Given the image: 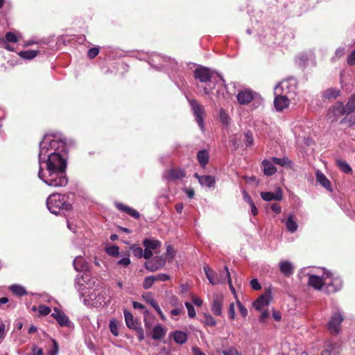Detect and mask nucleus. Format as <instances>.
I'll return each instance as SVG.
<instances>
[{
	"instance_id": "nucleus-1",
	"label": "nucleus",
	"mask_w": 355,
	"mask_h": 355,
	"mask_svg": "<svg viewBox=\"0 0 355 355\" xmlns=\"http://www.w3.org/2000/svg\"><path fill=\"white\" fill-rule=\"evenodd\" d=\"M65 148V141L55 135H46L40 143L38 177L48 186L60 187L68 183Z\"/></svg>"
},
{
	"instance_id": "nucleus-2",
	"label": "nucleus",
	"mask_w": 355,
	"mask_h": 355,
	"mask_svg": "<svg viewBox=\"0 0 355 355\" xmlns=\"http://www.w3.org/2000/svg\"><path fill=\"white\" fill-rule=\"evenodd\" d=\"M204 270L206 277L211 284L216 285L219 284H224L226 280H227L231 291L233 293H235V288L232 285L230 274L227 266L225 267V270H220L218 272H214L208 266H205Z\"/></svg>"
},
{
	"instance_id": "nucleus-3",
	"label": "nucleus",
	"mask_w": 355,
	"mask_h": 355,
	"mask_svg": "<svg viewBox=\"0 0 355 355\" xmlns=\"http://www.w3.org/2000/svg\"><path fill=\"white\" fill-rule=\"evenodd\" d=\"M193 76L196 80L206 85L201 86L205 94H209L215 87V83L212 81L213 73L209 69L201 66L198 67L193 71ZM197 86L200 87L199 84Z\"/></svg>"
},
{
	"instance_id": "nucleus-4",
	"label": "nucleus",
	"mask_w": 355,
	"mask_h": 355,
	"mask_svg": "<svg viewBox=\"0 0 355 355\" xmlns=\"http://www.w3.org/2000/svg\"><path fill=\"white\" fill-rule=\"evenodd\" d=\"M64 195L53 193L46 200V206L49 211L53 214H58L62 209L69 210L71 204L68 203Z\"/></svg>"
},
{
	"instance_id": "nucleus-5",
	"label": "nucleus",
	"mask_w": 355,
	"mask_h": 355,
	"mask_svg": "<svg viewBox=\"0 0 355 355\" xmlns=\"http://www.w3.org/2000/svg\"><path fill=\"white\" fill-rule=\"evenodd\" d=\"M296 80L293 78L284 80L277 85L274 89L275 94L282 93L291 98H294L296 94Z\"/></svg>"
},
{
	"instance_id": "nucleus-6",
	"label": "nucleus",
	"mask_w": 355,
	"mask_h": 355,
	"mask_svg": "<svg viewBox=\"0 0 355 355\" xmlns=\"http://www.w3.org/2000/svg\"><path fill=\"white\" fill-rule=\"evenodd\" d=\"M191 107L192 112L195 116V119L198 124L200 128L203 130L204 126V116L205 114V107L198 103L196 100L191 99L189 101Z\"/></svg>"
},
{
	"instance_id": "nucleus-7",
	"label": "nucleus",
	"mask_w": 355,
	"mask_h": 355,
	"mask_svg": "<svg viewBox=\"0 0 355 355\" xmlns=\"http://www.w3.org/2000/svg\"><path fill=\"white\" fill-rule=\"evenodd\" d=\"M325 275L327 292L331 293L339 291L343 285L342 280L338 277H333L329 271H326Z\"/></svg>"
},
{
	"instance_id": "nucleus-8",
	"label": "nucleus",
	"mask_w": 355,
	"mask_h": 355,
	"mask_svg": "<svg viewBox=\"0 0 355 355\" xmlns=\"http://www.w3.org/2000/svg\"><path fill=\"white\" fill-rule=\"evenodd\" d=\"M107 293L105 290H94L89 295V300L94 306H105L109 302L107 300Z\"/></svg>"
},
{
	"instance_id": "nucleus-9",
	"label": "nucleus",
	"mask_w": 355,
	"mask_h": 355,
	"mask_svg": "<svg viewBox=\"0 0 355 355\" xmlns=\"http://www.w3.org/2000/svg\"><path fill=\"white\" fill-rule=\"evenodd\" d=\"M166 264V259L162 256H156L152 259L146 261L144 267L150 272H155L162 268Z\"/></svg>"
},
{
	"instance_id": "nucleus-10",
	"label": "nucleus",
	"mask_w": 355,
	"mask_h": 355,
	"mask_svg": "<svg viewBox=\"0 0 355 355\" xmlns=\"http://www.w3.org/2000/svg\"><path fill=\"white\" fill-rule=\"evenodd\" d=\"M344 114L347 115V110L340 101L336 102L328 111V116L332 121H337L340 116Z\"/></svg>"
},
{
	"instance_id": "nucleus-11",
	"label": "nucleus",
	"mask_w": 355,
	"mask_h": 355,
	"mask_svg": "<svg viewBox=\"0 0 355 355\" xmlns=\"http://www.w3.org/2000/svg\"><path fill=\"white\" fill-rule=\"evenodd\" d=\"M343 321V316L340 312L334 313L329 322V330L333 334H338L340 330V324Z\"/></svg>"
},
{
	"instance_id": "nucleus-12",
	"label": "nucleus",
	"mask_w": 355,
	"mask_h": 355,
	"mask_svg": "<svg viewBox=\"0 0 355 355\" xmlns=\"http://www.w3.org/2000/svg\"><path fill=\"white\" fill-rule=\"evenodd\" d=\"M224 303V296L222 294H214L211 302V310L215 315H220Z\"/></svg>"
},
{
	"instance_id": "nucleus-13",
	"label": "nucleus",
	"mask_w": 355,
	"mask_h": 355,
	"mask_svg": "<svg viewBox=\"0 0 355 355\" xmlns=\"http://www.w3.org/2000/svg\"><path fill=\"white\" fill-rule=\"evenodd\" d=\"M275 96L274 106L275 110L278 112H281L284 109L287 108L291 100L293 99L284 94H282V93H279V94H275Z\"/></svg>"
},
{
	"instance_id": "nucleus-14",
	"label": "nucleus",
	"mask_w": 355,
	"mask_h": 355,
	"mask_svg": "<svg viewBox=\"0 0 355 355\" xmlns=\"http://www.w3.org/2000/svg\"><path fill=\"white\" fill-rule=\"evenodd\" d=\"M184 175L185 174L182 170L171 168L165 171L162 177L164 180L168 181H176L178 180H181L184 177Z\"/></svg>"
},
{
	"instance_id": "nucleus-15",
	"label": "nucleus",
	"mask_w": 355,
	"mask_h": 355,
	"mask_svg": "<svg viewBox=\"0 0 355 355\" xmlns=\"http://www.w3.org/2000/svg\"><path fill=\"white\" fill-rule=\"evenodd\" d=\"M326 275L323 272L322 276L311 275L309 277V284L315 289L320 290L325 285Z\"/></svg>"
},
{
	"instance_id": "nucleus-16",
	"label": "nucleus",
	"mask_w": 355,
	"mask_h": 355,
	"mask_svg": "<svg viewBox=\"0 0 355 355\" xmlns=\"http://www.w3.org/2000/svg\"><path fill=\"white\" fill-rule=\"evenodd\" d=\"M51 316L55 318L61 326H69V320L67 316L58 308H54Z\"/></svg>"
},
{
	"instance_id": "nucleus-17",
	"label": "nucleus",
	"mask_w": 355,
	"mask_h": 355,
	"mask_svg": "<svg viewBox=\"0 0 355 355\" xmlns=\"http://www.w3.org/2000/svg\"><path fill=\"white\" fill-rule=\"evenodd\" d=\"M253 98V93L251 90L245 89L239 92L237 100L241 105L248 104Z\"/></svg>"
},
{
	"instance_id": "nucleus-18",
	"label": "nucleus",
	"mask_w": 355,
	"mask_h": 355,
	"mask_svg": "<svg viewBox=\"0 0 355 355\" xmlns=\"http://www.w3.org/2000/svg\"><path fill=\"white\" fill-rule=\"evenodd\" d=\"M282 189L278 188L275 193L272 192H261V197L266 201L281 200L282 199Z\"/></svg>"
},
{
	"instance_id": "nucleus-19",
	"label": "nucleus",
	"mask_w": 355,
	"mask_h": 355,
	"mask_svg": "<svg viewBox=\"0 0 355 355\" xmlns=\"http://www.w3.org/2000/svg\"><path fill=\"white\" fill-rule=\"evenodd\" d=\"M194 176L198 180L199 183L203 187H213L215 185V179L211 175H199L196 173Z\"/></svg>"
},
{
	"instance_id": "nucleus-20",
	"label": "nucleus",
	"mask_w": 355,
	"mask_h": 355,
	"mask_svg": "<svg viewBox=\"0 0 355 355\" xmlns=\"http://www.w3.org/2000/svg\"><path fill=\"white\" fill-rule=\"evenodd\" d=\"M279 269L282 274L286 277H290L293 273L294 267L289 261H283L279 263Z\"/></svg>"
},
{
	"instance_id": "nucleus-21",
	"label": "nucleus",
	"mask_w": 355,
	"mask_h": 355,
	"mask_svg": "<svg viewBox=\"0 0 355 355\" xmlns=\"http://www.w3.org/2000/svg\"><path fill=\"white\" fill-rule=\"evenodd\" d=\"M269 302L270 296L268 295H262L254 302L253 306L257 310L260 311L263 307L268 306Z\"/></svg>"
},
{
	"instance_id": "nucleus-22",
	"label": "nucleus",
	"mask_w": 355,
	"mask_h": 355,
	"mask_svg": "<svg viewBox=\"0 0 355 355\" xmlns=\"http://www.w3.org/2000/svg\"><path fill=\"white\" fill-rule=\"evenodd\" d=\"M143 245L145 248L150 250H154L157 253L156 250L161 247V242L154 239H146L143 241Z\"/></svg>"
},
{
	"instance_id": "nucleus-23",
	"label": "nucleus",
	"mask_w": 355,
	"mask_h": 355,
	"mask_svg": "<svg viewBox=\"0 0 355 355\" xmlns=\"http://www.w3.org/2000/svg\"><path fill=\"white\" fill-rule=\"evenodd\" d=\"M73 263L76 271H84L88 269V264L82 256L76 257Z\"/></svg>"
},
{
	"instance_id": "nucleus-24",
	"label": "nucleus",
	"mask_w": 355,
	"mask_h": 355,
	"mask_svg": "<svg viewBox=\"0 0 355 355\" xmlns=\"http://www.w3.org/2000/svg\"><path fill=\"white\" fill-rule=\"evenodd\" d=\"M262 165L263 167V173L266 175H272L277 172V168L274 166V162L272 160H267L264 159L262 162Z\"/></svg>"
},
{
	"instance_id": "nucleus-25",
	"label": "nucleus",
	"mask_w": 355,
	"mask_h": 355,
	"mask_svg": "<svg viewBox=\"0 0 355 355\" xmlns=\"http://www.w3.org/2000/svg\"><path fill=\"white\" fill-rule=\"evenodd\" d=\"M116 207L119 210L125 212L126 214H129L130 216H131L132 217H133L136 219L139 218L140 216L139 213L137 210H135L130 207H128L125 205L117 204Z\"/></svg>"
},
{
	"instance_id": "nucleus-26",
	"label": "nucleus",
	"mask_w": 355,
	"mask_h": 355,
	"mask_svg": "<svg viewBox=\"0 0 355 355\" xmlns=\"http://www.w3.org/2000/svg\"><path fill=\"white\" fill-rule=\"evenodd\" d=\"M317 181L326 189L331 191V184L326 176L321 172L317 171L316 173Z\"/></svg>"
},
{
	"instance_id": "nucleus-27",
	"label": "nucleus",
	"mask_w": 355,
	"mask_h": 355,
	"mask_svg": "<svg viewBox=\"0 0 355 355\" xmlns=\"http://www.w3.org/2000/svg\"><path fill=\"white\" fill-rule=\"evenodd\" d=\"M285 225L288 231H289L291 233L295 232L298 228V225L296 220H294L293 215H290L288 218L286 219V220L285 221Z\"/></svg>"
},
{
	"instance_id": "nucleus-28",
	"label": "nucleus",
	"mask_w": 355,
	"mask_h": 355,
	"mask_svg": "<svg viewBox=\"0 0 355 355\" xmlns=\"http://www.w3.org/2000/svg\"><path fill=\"white\" fill-rule=\"evenodd\" d=\"M166 332V331L161 325H156L153 329L152 338L154 340H159L165 336Z\"/></svg>"
},
{
	"instance_id": "nucleus-29",
	"label": "nucleus",
	"mask_w": 355,
	"mask_h": 355,
	"mask_svg": "<svg viewBox=\"0 0 355 355\" xmlns=\"http://www.w3.org/2000/svg\"><path fill=\"white\" fill-rule=\"evenodd\" d=\"M188 338L187 334L181 331H176L173 333V339L178 344H184L187 342Z\"/></svg>"
},
{
	"instance_id": "nucleus-30",
	"label": "nucleus",
	"mask_w": 355,
	"mask_h": 355,
	"mask_svg": "<svg viewBox=\"0 0 355 355\" xmlns=\"http://www.w3.org/2000/svg\"><path fill=\"white\" fill-rule=\"evenodd\" d=\"M340 95V91L335 88H329L326 89L322 94V97L326 99H334Z\"/></svg>"
},
{
	"instance_id": "nucleus-31",
	"label": "nucleus",
	"mask_w": 355,
	"mask_h": 355,
	"mask_svg": "<svg viewBox=\"0 0 355 355\" xmlns=\"http://www.w3.org/2000/svg\"><path fill=\"white\" fill-rule=\"evenodd\" d=\"M272 162L281 166L284 167H291V161L286 157H284L282 158L272 157Z\"/></svg>"
},
{
	"instance_id": "nucleus-32",
	"label": "nucleus",
	"mask_w": 355,
	"mask_h": 355,
	"mask_svg": "<svg viewBox=\"0 0 355 355\" xmlns=\"http://www.w3.org/2000/svg\"><path fill=\"white\" fill-rule=\"evenodd\" d=\"M124 317L125 320L126 326L130 329H135L136 324L135 322L133 316L131 313L128 311L127 310L124 311Z\"/></svg>"
},
{
	"instance_id": "nucleus-33",
	"label": "nucleus",
	"mask_w": 355,
	"mask_h": 355,
	"mask_svg": "<svg viewBox=\"0 0 355 355\" xmlns=\"http://www.w3.org/2000/svg\"><path fill=\"white\" fill-rule=\"evenodd\" d=\"M10 291L17 296H24L27 292L24 287L19 284H13L10 286Z\"/></svg>"
},
{
	"instance_id": "nucleus-34",
	"label": "nucleus",
	"mask_w": 355,
	"mask_h": 355,
	"mask_svg": "<svg viewBox=\"0 0 355 355\" xmlns=\"http://www.w3.org/2000/svg\"><path fill=\"white\" fill-rule=\"evenodd\" d=\"M197 158L202 166H205L209 161V155L206 150H200L198 153Z\"/></svg>"
},
{
	"instance_id": "nucleus-35",
	"label": "nucleus",
	"mask_w": 355,
	"mask_h": 355,
	"mask_svg": "<svg viewBox=\"0 0 355 355\" xmlns=\"http://www.w3.org/2000/svg\"><path fill=\"white\" fill-rule=\"evenodd\" d=\"M37 54L38 51L34 50L22 51L19 53V55L21 58L27 60H31L35 58L37 55Z\"/></svg>"
},
{
	"instance_id": "nucleus-36",
	"label": "nucleus",
	"mask_w": 355,
	"mask_h": 355,
	"mask_svg": "<svg viewBox=\"0 0 355 355\" xmlns=\"http://www.w3.org/2000/svg\"><path fill=\"white\" fill-rule=\"evenodd\" d=\"M0 41H1V44H5V42L16 43L18 42V37L15 33H14L12 32H8L6 34L5 38L4 39L0 38Z\"/></svg>"
},
{
	"instance_id": "nucleus-37",
	"label": "nucleus",
	"mask_w": 355,
	"mask_h": 355,
	"mask_svg": "<svg viewBox=\"0 0 355 355\" xmlns=\"http://www.w3.org/2000/svg\"><path fill=\"white\" fill-rule=\"evenodd\" d=\"M345 106L347 110V115L355 112V94L349 98Z\"/></svg>"
},
{
	"instance_id": "nucleus-38",
	"label": "nucleus",
	"mask_w": 355,
	"mask_h": 355,
	"mask_svg": "<svg viewBox=\"0 0 355 355\" xmlns=\"http://www.w3.org/2000/svg\"><path fill=\"white\" fill-rule=\"evenodd\" d=\"M241 135L236 134L232 137L230 141V145L231 147H232L234 150L239 148L241 145Z\"/></svg>"
},
{
	"instance_id": "nucleus-39",
	"label": "nucleus",
	"mask_w": 355,
	"mask_h": 355,
	"mask_svg": "<svg viewBox=\"0 0 355 355\" xmlns=\"http://www.w3.org/2000/svg\"><path fill=\"white\" fill-rule=\"evenodd\" d=\"M336 163L339 168L345 173H349L351 172L352 168L347 162L342 160H337Z\"/></svg>"
},
{
	"instance_id": "nucleus-40",
	"label": "nucleus",
	"mask_w": 355,
	"mask_h": 355,
	"mask_svg": "<svg viewBox=\"0 0 355 355\" xmlns=\"http://www.w3.org/2000/svg\"><path fill=\"white\" fill-rule=\"evenodd\" d=\"M203 323L205 326L214 327L216 324L215 319L210 314L205 313Z\"/></svg>"
},
{
	"instance_id": "nucleus-41",
	"label": "nucleus",
	"mask_w": 355,
	"mask_h": 355,
	"mask_svg": "<svg viewBox=\"0 0 355 355\" xmlns=\"http://www.w3.org/2000/svg\"><path fill=\"white\" fill-rule=\"evenodd\" d=\"M107 254L112 257H117L119 254V248L116 245H112L105 248Z\"/></svg>"
},
{
	"instance_id": "nucleus-42",
	"label": "nucleus",
	"mask_w": 355,
	"mask_h": 355,
	"mask_svg": "<svg viewBox=\"0 0 355 355\" xmlns=\"http://www.w3.org/2000/svg\"><path fill=\"white\" fill-rule=\"evenodd\" d=\"M244 136H245L244 142H245V147L248 148V147L252 146L254 144V139H253L252 132L250 131H248V132H245Z\"/></svg>"
},
{
	"instance_id": "nucleus-43",
	"label": "nucleus",
	"mask_w": 355,
	"mask_h": 355,
	"mask_svg": "<svg viewBox=\"0 0 355 355\" xmlns=\"http://www.w3.org/2000/svg\"><path fill=\"white\" fill-rule=\"evenodd\" d=\"M155 282V280L153 275L148 276L144 279L143 287L145 289H148L153 285Z\"/></svg>"
},
{
	"instance_id": "nucleus-44",
	"label": "nucleus",
	"mask_w": 355,
	"mask_h": 355,
	"mask_svg": "<svg viewBox=\"0 0 355 355\" xmlns=\"http://www.w3.org/2000/svg\"><path fill=\"white\" fill-rule=\"evenodd\" d=\"M219 117H220V120L223 124L226 125L229 124L230 119L229 115L227 114V112L225 110H221L220 111Z\"/></svg>"
},
{
	"instance_id": "nucleus-45",
	"label": "nucleus",
	"mask_w": 355,
	"mask_h": 355,
	"mask_svg": "<svg viewBox=\"0 0 355 355\" xmlns=\"http://www.w3.org/2000/svg\"><path fill=\"white\" fill-rule=\"evenodd\" d=\"M175 256V252L171 245H166V257L168 261H171Z\"/></svg>"
},
{
	"instance_id": "nucleus-46",
	"label": "nucleus",
	"mask_w": 355,
	"mask_h": 355,
	"mask_svg": "<svg viewBox=\"0 0 355 355\" xmlns=\"http://www.w3.org/2000/svg\"><path fill=\"white\" fill-rule=\"evenodd\" d=\"M51 340L53 345L51 349L48 352V355H58L59 352V345L55 340L51 339Z\"/></svg>"
},
{
	"instance_id": "nucleus-47",
	"label": "nucleus",
	"mask_w": 355,
	"mask_h": 355,
	"mask_svg": "<svg viewBox=\"0 0 355 355\" xmlns=\"http://www.w3.org/2000/svg\"><path fill=\"white\" fill-rule=\"evenodd\" d=\"M185 306L187 309L189 317L191 318H194L196 316V311L193 306L189 302H185Z\"/></svg>"
},
{
	"instance_id": "nucleus-48",
	"label": "nucleus",
	"mask_w": 355,
	"mask_h": 355,
	"mask_svg": "<svg viewBox=\"0 0 355 355\" xmlns=\"http://www.w3.org/2000/svg\"><path fill=\"white\" fill-rule=\"evenodd\" d=\"M345 53V48H338L335 51V55L332 58V60L336 61V60H338L339 58H340L341 57H343Z\"/></svg>"
},
{
	"instance_id": "nucleus-49",
	"label": "nucleus",
	"mask_w": 355,
	"mask_h": 355,
	"mask_svg": "<svg viewBox=\"0 0 355 355\" xmlns=\"http://www.w3.org/2000/svg\"><path fill=\"white\" fill-rule=\"evenodd\" d=\"M110 329L112 334L116 336L119 335L118 326L114 320H110Z\"/></svg>"
},
{
	"instance_id": "nucleus-50",
	"label": "nucleus",
	"mask_w": 355,
	"mask_h": 355,
	"mask_svg": "<svg viewBox=\"0 0 355 355\" xmlns=\"http://www.w3.org/2000/svg\"><path fill=\"white\" fill-rule=\"evenodd\" d=\"M223 355H241V353L234 347H230L223 351Z\"/></svg>"
},
{
	"instance_id": "nucleus-51",
	"label": "nucleus",
	"mask_w": 355,
	"mask_h": 355,
	"mask_svg": "<svg viewBox=\"0 0 355 355\" xmlns=\"http://www.w3.org/2000/svg\"><path fill=\"white\" fill-rule=\"evenodd\" d=\"M38 311L42 315H47L51 312V309L45 305H40L38 307Z\"/></svg>"
},
{
	"instance_id": "nucleus-52",
	"label": "nucleus",
	"mask_w": 355,
	"mask_h": 355,
	"mask_svg": "<svg viewBox=\"0 0 355 355\" xmlns=\"http://www.w3.org/2000/svg\"><path fill=\"white\" fill-rule=\"evenodd\" d=\"M150 304L153 306V307L156 310V311L159 315L161 318L162 320H165V317H164L161 309L159 308V305L157 304V303L154 300H152L150 302Z\"/></svg>"
},
{
	"instance_id": "nucleus-53",
	"label": "nucleus",
	"mask_w": 355,
	"mask_h": 355,
	"mask_svg": "<svg viewBox=\"0 0 355 355\" xmlns=\"http://www.w3.org/2000/svg\"><path fill=\"white\" fill-rule=\"evenodd\" d=\"M153 276H154L155 282L156 281L166 282V281L170 279V277L168 275L164 274V273L158 274L157 275H153Z\"/></svg>"
},
{
	"instance_id": "nucleus-54",
	"label": "nucleus",
	"mask_w": 355,
	"mask_h": 355,
	"mask_svg": "<svg viewBox=\"0 0 355 355\" xmlns=\"http://www.w3.org/2000/svg\"><path fill=\"white\" fill-rule=\"evenodd\" d=\"M348 123L349 126L354 125L355 123V116H346L343 119L341 120L340 123Z\"/></svg>"
},
{
	"instance_id": "nucleus-55",
	"label": "nucleus",
	"mask_w": 355,
	"mask_h": 355,
	"mask_svg": "<svg viewBox=\"0 0 355 355\" xmlns=\"http://www.w3.org/2000/svg\"><path fill=\"white\" fill-rule=\"evenodd\" d=\"M99 53V49L97 47L91 48L87 53L88 57L89 58H95Z\"/></svg>"
},
{
	"instance_id": "nucleus-56",
	"label": "nucleus",
	"mask_w": 355,
	"mask_h": 355,
	"mask_svg": "<svg viewBox=\"0 0 355 355\" xmlns=\"http://www.w3.org/2000/svg\"><path fill=\"white\" fill-rule=\"evenodd\" d=\"M347 64L350 66L355 64V51L352 52L347 58Z\"/></svg>"
},
{
	"instance_id": "nucleus-57",
	"label": "nucleus",
	"mask_w": 355,
	"mask_h": 355,
	"mask_svg": "<svg viewBox=\"0 0 355 355\" xmlns=\"http://www.w3.org/2000/svg\"><path fill=\"white\" fill-rule=\"evenodd\" d=\"M228 314L231 320H234L235 318L234 304L233 302L229 306Z\"/></svg>"
},
{
	"instance_id": "nucleus-58",
	"label": "nucleus",
	"mask_w": 355,
	"mask_h": 355,
	"mask_svg": "<svg viewBox=\"0 0 355 355\" xmlns=\"http://www.w3.org/2000/svg\"><path fill=\"white\" fill-rule=\"evenodd\" d=\"M31 355H44L43 349L40 347H37L36 345H34L32 347Z\"/></svg>"
},
{
	"instance_id": "nucleus-59",
	"label": "nucleus",
	"mask_w": 355,
	"mask_h": 355,
	"mask_svg": "<svg viewBox=\"0 0 355 355\" xmlns=\"http://www.w3.org/2000/svg\"><path fill=\"white\" fill-rule=\"evenodd\" d=\"M250 285H251V287L255 291L260 290L261 288L260 284L259 283V282L257 279H252L250 282Z\"/></svg>"
},
{
	"instance_id": "nucleus-60",
	"label": "nucleus",
	"mask_w": 355,
	"mask_h": 355,
	"mask_svg": "<svg viewBox=\"0 0 355 355\" xmlns=\"http://www.w3.org/2000/svg\"><path fill=\"white\" fill-rule=\"evenodd\" d=\"M153 251L145 248V250H144L143 257L146 259H150L153 257Z\"/></svg>"
},
{
	"instance_id": "nucleus-61",
	"label": "nucleus",
	"mask_w": 355,
	"mask_h": 355,
	"mask_svg": "<svg viewBox=\"0 0 355 355\" xmlns=\"http://www.w3.org/2000/svg\"><path fill=\"white\" fill-rule=\"evenodd\" d=\"M117 264L128 266L130 264V259L128 257H124L118 261Z\"/></svg>"
},
{
	"instance_id": "nucleus-62",
	"label": "nucleus",
	"mask_w": 355,
	"mask_h": 355,
	"mask_svg": "<svg viewBox=\"0 0 355 355\" xmlns=\"http://www.w3.org/2000/svg\"><path fill=\"white\" fill-rule=\"evenodd\" d=\"M238 305H239L240 313L242 315V316L246 317V315H248L247 309L244 306H243L239 302H238Z\"/></svg>"
},
{
	"instance_id": "nucleus-63",
	"label": "nucleus",
	"mask_w": 355,
	"mask_h": 355,
	"mask_svg": "<svg viewBox=\"0 0 355 355\" xmlns=\"http://www.w3.org/2000/svg\"><path fill=\"white\" fill-rule=\"evenodd\" d=\"M193 355H206L199 347H193L192 349Z\"/></svg>"
},
{
	"instance_id": "nucleus-64",
	"label": "nucleus",
	"mask_w": 355,
	"mask_h": 355,
	"mask_svg": "<svg viewBox=\"0 0 355 355\" xmlns=\"http://www.w3.org/2000/svg\"><path fill=\"white\" fill-rule=\"evenodd\" d=\"M243 200L245 202H247L248 204H250L253 202L250 196L245 191H243Z\"/></svg>"
}]
</instances>
